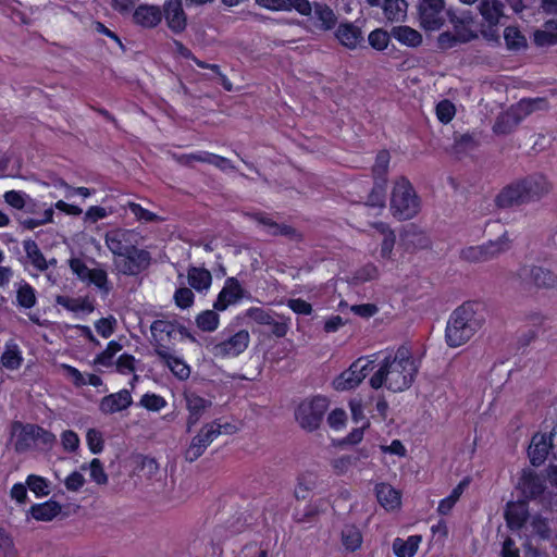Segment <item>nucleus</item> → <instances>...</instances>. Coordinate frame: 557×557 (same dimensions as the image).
I'll return each instance as SVG.
<instances>
[{
  "label": "nucleus",
  "instance_id": "obj_53",
  "mask_svg": "<svg viewBox=\"0 0 557 557\" xmlns=\"http://www.w3.org/2000/svg\"><path fill=\"white\" fill-rule=\"evenodd\" d=\"M359 461V456L343 455L332 460L331 465L337 475L345 474L352 466Z\"/></svg>",
  "mask_w": 557,
  "mask_h": 557
},
{
  "label": "nucleus",
  "instance_id": "obj_60",
  "mask_svg": "<svg viewBox=\"0 0 557 557\" xmlns=\"http://www.w3.org/2000/svg\"><path fill=\"white\" fill-rule=\"evenodd\" d=\"M267 232L272 236H284L289 239H301V234L298 233L295 227L288 224H280L276 222V224L273 225V230H267Z\"/></svg>",
  "mask_w": 557,
  "mask_h": 557
},
{
  "label": "nucleus",
  "instance_id": "obj_19",
  "mask_svg": "<svg viewBox=\"0 0 557 557\" xmlns=\"http://www.w3.org/2000/svg\"><path fill=\"white\" fill-rule=\"evenodd\" d=\"M505 520L507 527L512 531L523 528L529 519L528 502H509L505 509Z\"/></svg>",
  "mask_w": 557,
  "mask_h": 557
},
{
  "label": "nucleus",
  "instance_id": "obj_44",
  "mask_svg": "<svg viewBox=\"0 0 557 557\" xmlns=\"http://www.w3.org/2000/svg\"><path fill=\"white\" fill-rule=\"evenodd\" d=\"M25 483L37 498L46 497L50 494V482L45 476L28 474Z\"/></svg>",
  "mask_w": 557,
  "mask_h": 557
},
{
  "label": "nucleus",
  "instance_id": "obj_48",
  "mask_svg": "<svg viewBox=\"0 0 557 557\" xmlns=\"http://www.w3.org/2000/svg\"><path fill=\"white\" fill-rule=\"evenodd\" d=\"M504 38L509 49H520L527 46L525 37L516 26H507L504 30Z\"/></svg>",
  "mask_w": 557,
  "mask_h": 557
},
{
  "label": "nucleus",
  "instance_id": "obj_64",
  "mask_svg": "<svg viewBox=\"0 0 557 557\" xmlns=\"http://www.w3.org/2000/svg\"><path fill=\"white\" fill-rule=\"evenodd\" d=\"M534 44L539 47L554 46L557 44V34L547 30H535L533 36Z\"/></svg>",
  "mask_w": 557,
  "mask_h": 557
},
{
  "label": "nucleus",
  "instance_id": "obj_59",
  "mask_svg": "<svg viewBox=\"0 0 557 557\" xmlns=\"http://www.w3.org/2000/svg\"><path fill=\"white\" fill-rule=\"evenodd\" d=\"M135 362H136V359L133 355L124 352V354L120 355V357L117 358V360L115 362L116 371L123 375L133 373V372H135V369H136Z\"/></svg>",
  "mask_w": 557,
  "mask_h": 557
},
{
  "label": "nucleus",
  "instance_id": "obj_11",
  "mask_svg": "<svg viewBox=\"0 0 557 557\" xmlns=\"http://www.w3.org/2000/svg\"><path fill=\"white\" fill-rule=\"evenodd\" d=\"M517 488L522 496V500L529 503L543 495L546 488V478L532 469H523Z\"/></svg>",
  "mask_w": 557,
  "mask_h": 557
},
{
  "label": "nucleus",
  "instance_id": "obj_42",
  "mask_svg": "<svg viewBox=\"0 0 557 557\" xmlns=\"http://www.w3.org/2000/svg\"><path fill=\"white\" fill-rule=\"evenodd\" d=\"M391 156L387 150H381L375 157V162L372 165V175L374 181L386 182L389 168Z\"/></svg>",
  "mask_w": 557,
  "mask_h": 557
},
{
  "label": "nucleus",
  "instance_id": "obj_34",
  "mask_svg": "<svg viewBox=\"0 0 557 557\" xmlns=\"http://www.w3.org/2000/svg\"><path fill=\"white\" fill-rule=\"evenodd\" d=\"M421 541L422 536L418 534L410 535L406 540L396 537L392 544L393 553L396 557H414Z\"/></svg>",
  "mask_w": 557,
  "mask_h": 557
},
{
  "label": "nucleus",
  "instance_id": "obj_35",
  "mask_svg": "<svg viewBox=\"0 0 557 557\" xmlns=\"http://www.w3.org/2000/svg\"><path fill=\"white\" fill-rule=\"evenodd\" d=\"M55 304L63 307L71 312H86L91 313L95 310L92 301L88 297H70L66 295H58Z\"/></svg>",
  "mask_w": 557,
  "mask_h": 557
},
{
  "label": "nucleus",
  "instance_id": "obj_12",
  "mask_svg": "<svg viewBox=\"0 0 557 557\" xmlns=\"http://www.w3.org/2000/svg\"><path fill=\"white\" fill-rule=\"evenodd\" d=\"M444 8L445 0H420L418 12L421 26L425 30H438L444 24Z\"/></svg>",
  "mask_w": 557,
  "mask_h": 557
},
{
  "label": "nucleus",
  "instance_id": "obj_39",
  "mask_svg": "<svg viewBox=\"0 0 557 557\" xmlns=\"http://www.w3.org/2000/svg\"><path fill=\"white\" fill-rule=\"evenodd\" d=\"M521 119L513 112H503L497 117L493 125V132L496 135H508L515 131L519 125Z\"/></svg>",
  "mask_w": 557,
  "mask_h": 557
},
{
  "label": "nucleus",
  "instance_id": "obj_27",
  "mask_svg": "<svg viewBox=\"0 0 557 557\" xmlns=\"http://www.w3.org/2000/svg\"><path fill=\"white\" fill-rule=\"evenodd\" d=\"M23 362L24 357L20 346L13 339L7 341L0 357L1 367L9 371H16Z\"/></svg>",
  "mask_w": 557,
  "mask_h": 557
},
{
  "label": "nucleus",
  "instance_id": "obj_22",
  "mask_svg": "<svg viewBox=\"0 0 557 557\" xmlns=\"http://www.w3.org/2000/svg\"><path fill=\"white\" fill-rule=\"evenodd\" d=\"M375 496L377 503L387 511L398 509L401 505V494L388 483H377L375 485Z\"/></svg>",
  "mask_w": 557,
  "mask_h": 557
},
{
  "label": "nucleus",
  "instance_id": "obj_5",
  "mask_svg": "<svg viewBox=\"0 0 557 557\" xmlns=\"http://www.w3.org/2000/svg\"><path fill=\"white\" fill-rule=\"evenodd\" d=\"M219 342L212 345L211 351L218 358H235L243 354L249 343L250 335L245 329L228 324L219 333Z\"/></svg>",
  "mask_w": 557,
  "mask_h": 557
},
{
  "label": "nucleus",
  "instance_id": "obj_15",
  "mask_svg": "<svg viewBox=\"0 0 557 557\" xmlns=\"http://www.w3.org/2000/svg\"><path fill=\"white\" fill-rule=\"evenodd\" d=\"M161 11L162 17L172 33L181 34L186 29L187 15L184 12L182 0H165Z\"/></svg>",
  "mask_w": 557,
  "mask_h": 557
},
{
  "label": "nucleus",
  "instance_id": "obj_63",
  "mask_svg": "<svg viewBox=\"0 0 557 557\" xmlns=\"http://www.w3.org/2000/svg\"><path fill=\"white\" fill-rule=\"evenodd\" d=\"M61 444L64 450L74 453L79 447V437L76 432L72 430H65L61 434Z\"/></svg>",
  "mask_w": 557,
  "mask_h": 557
},
{
  "label": "nucleus",
  "instance_id": "obj_33",
  "mask_svg": "<svg viewBox=\"0 0 557 557\" xmlns=\"http://www.w3.org/2000/svg\"><path fill=\"white\" fill-rule=\"evenodd\" d=\"M188 284L198 293L207 292L212 284L211 272L203 267H190L187 271Z\"/></svg>",
  "mask_w": 557,
  "mask_h": 557
},
{
  "label": "nucleus",
  "instance_id": "obj_40",
  "mask_svg": "<svg viewBox=\"0 0 557 557\" xmlns=\"http://www.w3.org/2000/svg\"><path fill=\"white\" fill-rule=\"evenodd\" d=\"M406 0H383L381 8L388 21L398 22L403 20L407 11Z\"/></svg>",
  "mask_w": 557,
  "mask_h": 557
},
{
  "label": "nucleus",
  "instance_id": "obj_20",
  "mask_svg": "<svg viewBox=\"0 0 557 557\" xmlns=\"http://www.w3.org/2000/svg\"><path fill=\"white\" fill-rule=\"evenodd\" d=\"M38 302L36 288L25 280L15 283L14 305L22 312L32 310Z\"/></svg>",
  "mask_w": 557,
  "mask_h": 557
},
{
  "label": "nucleus",
  "instance_id": "obj_18",
  "mask_svg": "<svg viewBox=\"0 0 557 557\" xmlns=\"http://www.w3.org/2000/svg\"><path fill=\"white\" fill-rule=\"evenodd\" d=\"M133 403L131 392L123 388L116 393L109 394L101 398L99 410L104 414H112L127 409Z\"/></svg>",
  "mask_w": 557,
  "mask_h": 557
},
{
  "label": "nucleus",
  "instance_id": "obj_61",
  "mask_svg": "<svg viewBox=\"0 0 557 557\" xmlns=\"http://www.w3.org/2000/svg\"><path fill=\"white\" fill-rule=\"evenodd\" d=\"M115 323V319L112 315H110L108 318H100L99 320H97L95 323V327L97 333L101 337L109 338L114 333Z\"/></svg>",
  "mask_w": 557,
  "mask_h": 557
},
{
  "label": "nucleus",
  "instance_id": "obj_58",
  "mask_svg": "<svg viewBox=\"0 0 557 557\" xmlns=\"http://www.w3.org/2000/svg\"><path fill=\"white\" fill-rule=\"evenodd\" d=\"M30 429L34 430V444L39 443L44 447H51L55 443V435L51 431L38 424H34Z\"/></svg>",
  "mask_w": 557,
  "mask_h": 557
},
{
  "label": "nucleus",
  "instance_id": "obj_32",
  "mask_svg": "<svg viewBox=\"0 0 557 557\" xmlns=\"http://www.w3.org/2000/svg\"><path fill=\"white\" fill-rule=\"evenodd\" d=\"M186 406L188 410L187 429L190 430L198 423L205 410L210 406V401L196 394L186 397Z\"/></svg>",
  "mask_w": 557,
  "mask_h": 557
},
{
  "label": "nucleus",
  "instance_id": "obj_57",
  "mask_svg": "<svg viewBox=\"0 0 557 557\" xmlns=\"http://www.w3.org/2000/svg\"><path fill=\"white\" fill-rule=\"evenodd\" d=\"M0 557H17L12 536L0 528Z\"/></svg>",
  "mask_w": 557,
  "mask_h": 557
},
{
  "label": "nucleus",
  "instance_id": "obj_28",
  "mask_svg": "<svg viewBox=\"0 0 557 557\" xmlns=\"http://www.w3.org/2000/svg\"><path fill=\"white\" fill-rule=\"evenodd\" d=\"M338 41L348 49H355L363 40L360 27L354 23H341L335 32Z\"/></svg>",
  "mask_w": 557,
  "mask_h": 557
},
{
  "label": "nucleus",
  "instance_id": "obj_4",
  "mask_svg": "<svg viewBox=\"0 0 557 557\" xmlns=\"http://www.w3.org/2000/svg\"><path fill=\"white\" fill-rule=\"evenodd\" d=\"M420 210V199L410 181L401 176L393 187L391 196V211L393 215L403 221L412 219Z\"/></svg>",
  "mask_w": 557,
  "mask_h": 557
},
{
  "label": "nucleus",
  "instance_id": "obj_30",
  "mask_svg": "<svg viewBox=\"0 0 557 557\" xmlns=\"http://www.w3.org/2000/svg\"><path fill=\"white\" fill-rule=\"evenodd\" d=\"M479 10L484 21L488 24L490 30L496 32V27L503 16V3L499 0H481Z\"/></svg>",
  "mask_w": 557,
  "mask_h": 557
},
{
  "label": "nucleus",
  "instance_id": "obj_6",
  "mask_svg": "<svg viewBox=\"0 0 557 557\" xmlns=\"http://www.w3.org/2000/svg\"><path fill=\"white\" fill-rule=\"evenodd\" d=\"M329 405V399L321 395L305 399L295 410L296 421L302 429L312 432L319 429Z\"/></svg>",
  "mask_w": 557,
  "mask_h": 557
},
{
  "label": "nucleus",
  "instance_id": "obj_3",
  "mask_svg": "<svg viewBox=\"0 0 557 557\" xmlns=\"http://www.w3.org/2000/svg\"><path fill=\"white\" fill-rule=\"evenodd\" d=\"M550 190V184L542 174L529 175L505 186L495 198L499 208L539 200Z\"/></svg>",
  "mask_w": 557,
  "mask_h": 557
},
{
  "label": "nucleus",
  "instance_id": "obj_50",
  "mask_svg": "<svg viewBox=\"0 0 557 557\" xmlns=\"http://www.w3.org/2000/svg\"><path fill=\"white\" fill-rule=\"evenodd\" d=\"M127 209L136 218L137 221L151 223L160 220V216L157 213L149 211L140 203L129 201L127 203Z\"/></svg>",
  "mask_w": 557,
  "mask_h": 557
},
{
  "label": "nucleus",
  "instance_id": "obj_2",
  "mask_svg": "<svg viewBox=\"0 0 557 557\" xmlns=\"http://www.w3.org/2000/svg\"><path fill=\"white\" fill-rule=\"evenodd\" d=\"M483 304L469 300L453 311L445 330L449 347H459L467 343L484 324Z\"/></svg>",
  "mask_w": 557,
  "mask_h": 557
},
{
  "label": "nucleus",
  "instance_id": "obj_38",
  "mask_svg": "<svg viewBox=\"0 0 557 557\" xmlns=\"http://www.w3.org/2000/svg\"><path fill=\"white\" fill-rule=\"evenodd\" d=\"M392 36L401 45L416 48L422 42V35L409 26H396L392 29Z\"/></svg>",
  "mask_w": 557,
  "mask_h": 557
},
{
  "label": "nucleus",
  "instance_id": "obj_25",
  "mask_svg": "<svg viewBox=\"0 0 557 557\" xmlns=\"http://www.w3.org/2000/svg\"><path fill=\"white\" fill-rule=\"evenodd\" d=\"M163 364L180 380H187L190 375V367L171 350H161L156 355Z\"/></svg>",
  "mask_w": 557,
  "mask_h": 557
},
{
  "label": "nucleus",
  "instance_id": "obj_24",
  "mask_svg": "<svg viewBox=\"0 0 557 557\" xmlns=\"http://www.w3.org/2000/svg\"><path fill=\"white\" fill-rule=\"evenodd\" d=\"M134 22L145 28H153L162 21V11L157 5L141 4L134 14Z\"/></svg>",
  "mask_w": 557,
  "mask_h": 557
},
{
  "label": "nucleus",
  "instance_id": "obj_1",
  "mask_svg": "<svg viewBox=\"0 0 557 557\" xmlns=\"http://www.w3.org/2000/svg\"><path fill=\"white\" fill-rule=\"evenodd\" d=\"M418 371L411 349L401 345L385 354L379 369L370 376L369 385L375 391L385 387L393 393H401L410 388Z\"/></svg>",
  "mask_w": 557,
  "mask_h": 557
},
{
  "label": "nucleus",
  "instance_id": "obj_41",
  "mask_svg": "<svg viewBox=\"0 0 557 557\" xmlns=\"http://www.w3.org/2000/svg\"><path fill=\"white\" fill-rule=\"evenodd\" d=\"M530 528L531 537H537L540 541H549L552 539V529L547 518H544L541 515L533 516L530 522Z\"/></svg>",
  "mask_w": 557,
  "mask_h": 557
},
{
  "label": "nucleus",
  "instance_id": "obj_55",
  "mask_svg": "<svg viewBox=\"0 0 557 557\" xmlns=\"http://www.w3.org/2000/svg\"><path fill=\"white\" fill-rule=\"evenodd\" d=\"M368 40L373 49L383 51L388 46L389 35L386 30L376 28L369 34Z\"/></svg>",
  "mask_w": 557,
  "mask_h": 557
},
{
  "label": "nucleus",
  "instance_id": "obj_17",
  "mask_svg": "<svg viewBox=\"0 0 557 557\" xmlns=\"http://www.w3.org/2000/svg\"><path fill=\"white\" fill-rule=\"evenodd\" d=\"M121 271L126 275H137L150 264V253L147 250L131 246L129 251L123 256Z\"/></svg>",
  "mask_w": 557,
  "mask_h": 557
},
{
  "label": "nucleus",
  "instance_id": "obj_49",
  "mask_svg": "<svg viewBox=\"0 0 557 557\" xmlns=\"http://www.w3.org/2000/svg\"><path fill=\"white\" fill-rule=\"evenodd\" d=\"M109 250L116 257H123L129 251L132 245L124 244L119 233H109L106 236Z\"/></svg>",
  "mask_w": 557,
  "mask_h": 557
},
{
  "label": "nucleus",
  "instance_id": "obj_36",
  "mask_svg": "<svg viewBox=\"0 0 557 557\" xmlns=\"http://www.w3.org/2000/svg\"><path fill=\"white\" fill-rule=\"evenodd\" d=\"M470 478L465 476L450 492V494L443 499L440 500L437 506V512L441 516H447L450 513L453 508L455 507L456 503L459 500L461 495L463 494L465 490L470 484Z\"/></svg>",
  "mask_w": 557,
  "mask_h": 557
},
{
  "label": "nucleus",
  "instance_id": "obj_46",
  "mask_svg": "<svg viewBox=\"0 0 557 557\" xmlns=\"http://www.w3.org/2000/svg\"><path fill=\"white\" fill-rule=\"evenodd\" d=\"M121 349L122 345L119 342L110 341L106 349L95 357L94 363L106 368L112 367L113 358Z\"/></svg>",
  "mask_w": 557,
  "mask_h": 557
},
{
  "label": "nucleus",
  "instance_id": "obj_8",
  "mask_svg": "<svg viewBox=\"0 0 557 557\" xmlns=\"http://www.w3.org/2000/svg\"><path fill=\"white\" fill-rule=\"evenodd\" d=\"M509 238L505 231L496 240L480 246H470L461 250L460 257L470 262H484L509 248Z\"/></svg>",
  "mask_w": 557,
  "mask_h": 557
},
{
  "label": "nucleus",
  "instance_id": "obj_29",
  "mask_svg": "<svg viewBox=\"0 0 557 557\" xmlns=\"http://www.w3.org/2000/svg\"><path fill=\"white\" fill-rule=\"evenodd\" d=\"M62 506L53 499L30 506L28 513L36 521L50 522L60 515Z\"/></svg>",
  "mask_w": 557,
  "mask_h": 557
},
{
  "label": "nucleus",
  "instance_id": "obj_54",
  "mask_svg": "<svg viewBox=\"0 0 557 557\" xmlns=\"http://www.w3.org/2000/svg\"><path fill=\"white\" fill-rule=\"evenodd\" d=\"M86 442L91 454L98 455L104 448V440L102 433L97 429H89L86 433Z\"/></svg>",
  "mask_w": 557,
  "mask_h": 557
},
{
  "label": "nucleus",
  "instance_id": "obj_7",
  "mask_svg": "<svg viewBox=\"0 0 557 557\" xmlns=\"http://www.w3.org/2000/svg\"><path fill=\"white\" fill-rule=\"evenodd\" d=\"M69 267L81 282L87 285H94L106 295L111 292L112 285L109 282L106 270L100 268L89 269L81 258H71L69 260Z\"/></svg>",
  "mask_w": 557,
  "mask_h": 557
},
{
  "label": "nucleus",
  "instance_id": "obj_10",
  "mask_svg": "<svg viewBox=\"0 0 557 557\" xmlns=\"http://www.w3.org/2000/svg\"><path fill=\"white\" fill-rule=\"evenodd\" d=\"M248 296L249 293L245 289L237 277L228 276L224 281V285L213 302V308L216 311H225L230 306L239 304Z\"/></svg>",
  "mask_w": 557,
  "mask_h": 557
},
{
  "label": "nucleus",
  "instance_id": "obj_52",
  "mask_svg": "<svg viewBox=\"0 0 557 557\" xmlns=\"http://www.w3.org/2000/svg\"><path fill=\"white\" fill-rule=\"evenodd\" d=\"M168 405L165 398L154 393H146L140 398V406L149 411L159 412Z\"/></svg>",
  "mask_w": 557,
  "mask_h": 557
},
{
  "label": "nucleus",
  "instance_id": "obj_23",
  "mask_svg": "<svg viewBox=\"0 0 557 557\" xmlns=\"http://www.w3.org/2000/svg\"><path fill=\"white\" fill-rule=\"evenodd\" d=\"M453 24L454 35L460 44H468L478 38L476 32L472 29L473 18L470 15H451L449 18Z\"/></svg>",
  "mask_w": 557,
  "mask_h": 557
},
{
  "label": "nucleus",
  "instance_id": "obj_43",
  "mask_svg": "<svg viewBox=\"0 0 557 557\" xmlns=\"http://www.w3.org/2000/svg\"><path fill=\"white\" fill-rule=\"evenodd\" d=\"M216 310H203L196 317V325L202 332H214L220 324V315Z\"/></svg>",
  "mask_w": 557,
  "mask_h": 557
},
{
  "label": "nucleus",
  "instance_id": "obj_47",
  "mask_svg": "<svg viewBox=\"0 0 557 557\" xmlns=\"http://www.w3.org/2000/svg\"><path fill=\"white\" fill-rule=\"evenodd\" d=\"M317 20L321 24V28L324 30L333 29L337 23V17L334 11L326 4H315L314 10Z\"/></svg>",
  "mask_w": 557,
  "mask_h": 557
},
{
  "label": "nucleus",
  "instance_id": "obj_14",
  "mask_svg": "<svg viewBox=\"0 0 557 557\" xmlns=\"http://www.w3.org/2000/svg\"><path fill=\"white\" fill-rule=\"evenodd\" d=\"M522 281H529L537 288H554L557 286V275L549 269L540 265H523L518 271Z\"/></svg>",
  "mask_w": 557,
  "mask_h": 557
},
{
  "label": "nucleus",
  "instance_id": "obj_37",
  "mask_svg": "<svg viewBox=\"0 0 557 557\" xmlns=\"http://www.w3.org/2000/svg\"><path fill=\"white\" fill-rule=\"evenodd\" d=\"M341 542L345 550L354 553L362 545V533L357 525L346 524L341 532Z\"/></svg>",
  "mask_w": 557,
  "mask_h": 557
},
{
  "label": "nucleus",
  "instance_id": "obj_62",
  "mask_svg": "<svg viewBox=\"0 0 557 557\" xmlns=\"http://www.w3.org/2000/svg\"><path fill=\"white\" fill-rule=\"evenodd\" d=\"M287 307L296 314L310 315L313 312L312 305L302 298H290Z\"/></svg>",
  "mask_w": 557,
  "mask_h": 557
},
{
  "label": "nucleus",
  "instance_id": "obj_16",
  "mask_svg": "<svg viewBox=\"0 0 557 557\" xmlns=\"http://www.w3.org/2000/svg\"><path fill=\"white\" fill-rule=\"evenodd\" d=\"M553 433H535L528 448L530 462L534 467H539L545 462L549 451L554 450Z\"/></svg>",
  "mask_w": 557,
  "mask_h": 557
},
{
  "label": "nucleus",
  "instance_id": "obj_13",
  "mask_svg": "<svg viewBox=\"0 0 557 557\" xmlns=\"http://www.w3.org/2000/svg\"><path fill=\"white\" fill-rule=\"evenodd\" d=\"M218 437L219 431L213 429V424L211 422L203 424L199 432L191 438L190 444L186 449V460L189 462L196 461Z\"/></svg>",
  "mask_w": 557,
  "mask_h": 557
},
{
  "label": "nucleus",
  "instance_id": "obj_51",
  "mask_svg": "<svg viewBox=\"0 0 557 557\" xmlns=\"http://www.w3.org/2000/svg\"><path fill=\"white\" fill-rule=\"evenodd\" d=\"M435 114L441 123L448 124L455 117V104L448 99L441 100L435 107Z\"/></svg>",
  "mask_w": 557,
  "mask_h": 557
},
{
  "label": "nucleus",
  "instance_id": "obj_56",
  "mask_svg": "<svg viewBox=\"0 0 557 557\" xmlns=\"http://www.w3.org/2000/svg\"><path fill=\"white\" fill-rule=\"evenodd\" d=\"M174 301L180 309H188L195 302V295L188 287H178L174 293Z\"/></svg>",
  "mask_w": 557,
  "mask_h": 557
},
{
  "label": "nucleus",
  "instance_id": "obj_9",
  "mask_svg": "<svg viewBox=\"0 0 557 557\" xmlns=\"http://www.w3.org/2000/svg\"><path fill=\"white\" fill-rule=\"evenodd\" d=\"M150 333L156 355L161 350H171L176 339L177 321L157 319L150 325Z\"/></svg>",
  "mask_w": 557,
  "mask_h": 557
},
{
  "label": "nucleus",
  "instance_id": "obj_26",
  "mask_svg": "<svg viewBox=\"0 0 557 557\" xmlns=\"http://www.w3.org/2000/svg\"><path fill=\"white\" fill-rule=\"evenodd\" d=\"M23 249L25 251L26 258L29 260L30 264L38 271L45 272L48 270L49 265H54L57 260L52 258L50 261L46 259L37 243L34 239H25L23 242Z\"/></svg>",
  "mask_w": 557,
  "mask_h": 557
},
{
  "label": "nucleus",
  "instance_id": "obj_31",
  "mask_svg": "<svg viewBox=\"0 0 557 557\" xmlns=\"http://www.w3.org/2000/svg\"><path fill=\"white\" fill-rule=\"evenodd\" d=\"M357 363H351L348 369L344 370L333 380V387L338 392L350 391L359 386L363 381V375L357 376Z\"/></svg>",
  "mask_w": 557,
  "mask_h": 557
},
{
  "label": "nucleus",
  "instance_id": "obj_21",
  "mask_svg": "<svg viewBox=\"0 0 557 557\" xmlns=\"http://www.w3.org/2000/svg\"><path fill=\"white\" fill-rule=\"evenodd\" d=\"M34 423L12 422V434L15 435L14 450L17 454L26 453L33 447L34 430L30 429Z\"/></svg>",
  "mask_w": 557,
  "mask_h": 557
},
{
  "label": "nucleus",
  "instance_id": "obj_45",
  "mask_svg": "<svg viewBox=\"0 0 557 557\" xmlns=\"http://www.w3.org/2000/svg\"><path fill=\"white\" fill-rule=\"evenodd\" d=\"M386 182L374 181V185L368 195L366 206L384 208L386 201Z\"/></svg>",
  "mask_w": 557,
  "mask_h": 557
}]
</instances>
